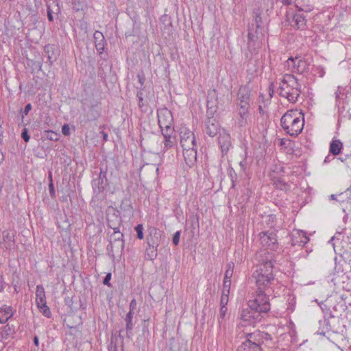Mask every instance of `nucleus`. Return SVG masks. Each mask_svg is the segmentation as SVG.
<instances>
[{
	"instance_id": "nucleus-1",
	"label": "nucleus",
	"mask_w": 351,
	"mask_h": 351,
	"mask_svg": "<svg viewBox=\"0 0 351 351\" xmlns=\"http://www.w3.org/2000/svg\"><path fill=\"white\" fill-rule=\"evenodd\" d=\"M280 123L287 134L295 137L303 130L304 125V114L297 110H288L281 117Z\"/></svg>"
},
{
	"instance_id": "nucleus-2",
	"label": "nucleus",
	"mask_w": 351,
	"mask_h": 351,
	"mask_svg": "<svg viewBox=\"0 0 351 351\" xmlns=\"http://www.w3.org/2000/svg\"><path fill=\"white\" fill-rule=\"evenodd\" d=\"M279 88V95L281 97H285L291 103L297 102L301 93V85L294 75L291 74L284 75Z\"/></svg>"
},
{
	"instance_id": "nucleus-3",
	"label": "nucleus",
	"mask_w": 351,
	"mask_h": 351,
	"mask_svg": "<svg viewBox=\"0 0 351 351\" xmlns=\"http://www.w3.org/2000/svg\"><path fill=\"white\" fill-rule=\"evenodd\" d=\"M247 33V45L248 47H252L259 40L261 41L265 36L267 30L263 25L262 18L259 10L254 12L253 21L248 26Z\"/></svg>"
},
{
	"instance_id": "nucleus-4",
	"label": "nucleus",
	"mask_w": 351,
	"mask_h": 351,
	"mask_svg": "<svg viewBox=\"0 0 351 351\" xmlns=\"http://www.w3.org/2000/svg\"><path fill=\"white\" fill-rule=\"evenodd\" d=\"M248 306L263 317L270 310L269 297L263 291H259L254 299L249 300Z\"/></svg>"
},
{
	"instance_id": "nucleus-5",
	"label": "nucleus",
	"mask_w": 351,
	"mask_h": 351,
	"mask_svg": "<svg viewBox=\"0 0 351 351\" xmlns=\"http://www.w3.org/2000/svg\"><path fill=\"white\" fill-rule=\"evenodd\" d=\"M253 277L256 280V283L259 291H263L268 288L272 281L274 280L273 270L267 269H257L253 273Z\"/></svg>"
},
{
	"instance_id": "nucleus-6",
	"label": "nucleus",
	"mask_w": 351,
	"mask_h": 351,
	"mask_svg": "<svg viewBox=\"0 0 351 351\" xmlns=\"http://www.w3.org/2000/svg\"><path fill=\"white\" fill-rule=\"evenodd\" d=\"M263 344L260 331L249 333L247 339L237 348V351H262Z\"/></svg>"
},
{
	"instance_id": "nucleus-7",
	"label": "nucleus",
	"mask_w": 351,
	"mask_h": 351,
	"mask_svg": "<svg viewBox=\"0 0 351 351\" xmlns=\"http://www.w3.org/2000/svg\"><path fill=\"white\" fill-rule=\"evenodd\" d=\"M256 260L258 262V269L273 270L274 263H276V256L274 252L261 250L256 253Z\"/></svg>"
},
{
	"instance_id": "nucleus-8",
	"label": "nucleus",
	"mask_w": 351,
	"mask_h": 351,
	"mask_svg": "<svg viewBox=\"0 0 351 351\" xmlns=\"http://www.w3.org/2000/svg\"><path fill=\"white\" fill-rule=\"evenodd\" d=\"M204 131L210 137H214L217 134H219L222 129L217 119L214 117L213 114L209 110L206 112V119L204 121Z\"/></svg>"
},
{
	"instance_id": "nucleus-9",
	"label": "nucleus",
	"mask_w": 351,
	"mask_h": 351,
	"mask_svg": "<svg viewBox=\"0 0 351 351\" xmlns=\"http://www.w3.org/2000/svg\"><path fill=\"white\" fill-rule=\"evenodd\" d=\"M287 66L293 73L303 74L308 72L309 64L304 58L295 57V58H289L287 61Z\"/></svg>"
},
{
	"instance_id": "nucleus-10",
	"label": "nucleus",
	"mask_w": 351,
	"mask_h": 351,
	"mask_svg": "<svg viewBox=\"0 0 351 351\" xmlns=\"http://www.w3.org/2000/svg\"><path fill=\"white\" fill-rule=\"evenodd\" d=\"M158 121L161 132L174 130L173 128V116L167 109L162 110L158 113Z\"/></svg>"
},
{
	"instance_id": "nucleus-11",
	"label": "nucleus",
	"mask_w": 351,
	"mask_h": 351,
	"mask_svg": "<svg viewBox=\"0 0 351 351\" xmlns=\"http://www.w3.org/2000/svg\"><path fill=\"white\" fill-rule=\"evenodd\" d=\"M180 143L183 148H190L191 146H196L195 138L193 132L188 128L182 126L180 128Z\"/></svg>"
},
{
	"instance_id": "nucleus-12",
	"label": "nucleus",
	"mask_w": 351,
	"mask_h": 351,
	"mask_svg": "<svg viewBox=\"0 0 351 351\" xmlns=\"http://www.w3.org/2000/svg\"><path fill=\"white\" fill-rule=\"evenodd\" d=\"M260 243L262 247L276 250L278 247L277 237L273 232H261L258 234Z\"/></svg>"
},
{
	"instance_id": "nucleus-13",
	"label": "nucleus",
	"mask_w": 351,
	"mask_h": 351,
	"mask_svg": "<svg viewBox=\"0 0 351 351\" xmlns=\"http://www.w3.org/2000/svg\"><path fill=\"white\" fill-rule=\"evenodd\" d=\"M251 89L248 85H243L239 88L237 98V106L240 108H250V106Z\"/></svg>"
},
{
	"instance_id": "nucleus-14",
	"label": "nucleus",
	"mask_w": 351,
	"mask_h": 351,
	"mask_svg": "<svg viewBox=\"0 0 351 351\" xmlns=\"http://www.w3.org/2000/svg\"><path fill=\"white\" fill-rule=\"evenodd\" d=\"M106 218L108 226L112 229L117 230L120 229V226L122 223V219L119 213L114 208H109L106 211Z\"/></svg>"
},
{
	"instance_id": "nucleus-15",
	"label": "nucleus",
	"mask_w": 351,
	"mask_h": 351,
	"mask_svg": "<svg viewBox=\"0 0 351 351\" xmlns=\"http://www.w3.org/2000/svg\"><path fill=\"white\" fill-rule=\"evenodd\" d=\"M106 173V169L104 170L101 168L98 178L94 179L92 182L93 191L97 195L102 192L107 185Z\"/></svg>"
},
{
	"instance_id": "nucleus-16",
	"label": "nucleus",
	"mask_w": 351,
	"mask_h": 351,
	"mask_svg": "<svg viewBox=\"0 0 351 351\" xmlns=\"http://www.w3.org/2000/svg\"><path fill=\"white\" fill-rule=\"evenodd\" d=\"M250 108L237 107L236 124L239 128L248 125L250 121Z\"/></svg>"
},
{
	"instance_id": "nucleus-17",
	"label": "nucleus",
	"mask_w": 351,
	"mask_h": 351,
	"mask_svg": "<svg viewBox=\"0 0 351 351\" xmlns=\"http://www.w3.org/2000/svg\"><path fill=\"white\" fill-rule=\"evenodd\" d=\"M15 247L14 234L8 230L2 233V241L0 242V248L3 250L11 251Z\"/></svg>"
},
{
	"instance_id": "nucleus-18",
	"label": "nucleus",
	"mask_w": 351,
	"mask_h": 351,
	"mask_svg": "<svg viewBox=\"0 0 351 351\" xmlns=\"http://www.w3.org/2000/svg\"><path fill=\"white\" fill-rule=\"evenodd\" d=\"M219 135L218 143L221 148L222 155H225L232 147L231 137L230 134L224 129H222Z\"/></svg>"
},
{
	"instance_id": "nucleus-19",
	"label": "nucleus",
	"mask_w": 351,
	"mask_h": 351,
	"mask_svg": "<svg viewBox=\"0 0 351 351\" xmlns=\"http://www.w3.org/2000/svg\"><path fill=\"white\" fill-rule=\"evenodd\" d=\"M147 243L148 247L145 251V258L147 260H154L157 256V247L159 245L158 239H156L152 237L147 238Z\"/></svg>"
},
{
	"instance_id": "nucleus-20",
	"label": "nucleus",
	"mask_w": 351,
	"mask_h": 351,
	"mask_svg": "<svg viewBox=\"0 0 351 351\" xmlns=\"http://www.w3.org/2000/svg\"><path fill=\"white\" fill-rule=\"evenodd\" d=\"M197 145L191 146L190 148H183L182 154L186 165L189 167L195 165L197 161Z\"/></svg>"
},
{
	"instance_id": "nucleus-21",
	"label": "nucleus",
	"mask_w": 351,
	"mask_h": 351,
	"mask_svg": "<svg viewBox=\"0 0 351 351\" xmlns=\"http://www.w3.org/2000/svg\"><path fill=\"white\" fill-rule=\"evenodd\" d=\"M161 132L164 137V152L167 151L177 145L176 132L175 130L171 132L163 131Z\"/></svg>"
},
{
	"instance_id": "nucleus-22",
	"label": "nucleus",
	"mask_w": 351,
	"mask_h": 351,
	"mask_svg": "<svg viewBox=\"0 0 351 351\" xmlns=\"http://www.w3.org/2000/svg\"><path fill=\"white\" fill-rule=\"evenodd\" d=\"M261 318L262 317L258 313L250 307L249 309L243 310L241 314V319L249 324L260 321Z\"/></svg>"
},
{
	"instance_id": "nucleus-23",
	"label": "nucleus",
	"mask_w": 351,
	"mask_h": 351,
	"mask_svg": "<svg viewBox=\"0 0 351 351\" xmlns=\"http://www.w3.org/2000/svg\"><path fill=\"white\" fill-rule=\"evenodd\" d=\"M124 245V241H118L117 242L110 241V243L107 245L106 248L108 255L114 258L116 254H122Z\"/></svg>"
},
{
	"instance_id": "nucleus-24",
	"label": "nucleus",
	"mask_w": 351,
	"mask_h": 351,
	"mask_svg": "<svg viewBox=\"0 0 351 351\" xmlns=\"http://www.w3.org/2000/svg\"><path fill=\"white\" fill-rule=\"evenodd\" d=\"M60 11L57 0H49L47 3V12L48 20L53 21V14H58Z\"/></svg>"
},
{
	"instance_id": "nucleus-25",
	"label": "nucleus",
	"mask_w": 351,
	"mask_h": 351,
	"mask_svg": "<svg viewBox=\"0 0 351 351\" xmlns=\"http://www.w3.org/2000/svg\"><path fill=\"white\" fill-rule=\"evenodd\" d=\"M94 40H95V46L97 51L101 54L102 53L105 45L106 44V41L105 40L104 36L99 31H96L93 35Z\"/></svg>"
},
{
	"instance_id": "nucleus-26",
	"label": "nucleus",
	"mask_w": 351,
	"mask_h": 351,
	"mask_svg": "<svg viewBox=\"0 0 351 351\" xmlns=\"http://www.w3.org/2000/svg\"><path fill=\"white\" fill-rule=\"evenodd\" d=\"M293 19L294 21V25L297 27L298 29H304L306 28V16L303 12H300L298 10V12L294 14Z\"/></svg>"
},
{
	"instance_id": "nucleus-27",
	"label": "nucleus",
	"mask_w": 351,
	"mask_h": 351,
	"mask_svg": "<svg viewBox=\"0 0 351 351\" xmlns=\"http://www.w3.org/2000/svg\"><path fill=\"white\" fill-rule=\"evenodd\" d=\"M12 316L13 311L10 306H4L0 308V324L5 323Z\"/></svg>"
},
{
	"instance_id": "nucleus-28",
	"label": "nucleus",
	"mask_w": 351,
	"mask_h": 351,
	"mask_svg": "<svg viewBox=\"0 0 351 351\" xmlns=\"http://www.w3.org/2000/svg\"><path fill=\"white\" fill-rule=\"evenodd\" d=\"M343 148V143L339 139H333L330 143L329 153L337 156L341 153Z\"/></svg>"
},
{
	"instance_id": "nucleus-29",
	"label": "nucleus",
	"mask_w": 351,
	"mask_h": 351,
	"mask_svg": "<svg viewBox=\"0 0 351 351\" xmlns=\"http://www.w3.org/2000/svg\"><path fill=\"white\" fill-rule=\"evenodd\" d=\"M100 117V112L98 110L96 109L95 106H91L88 109L84 122H90L97 120Z\"/></svg>"
},
{
	"instance_id": "nucleus-30",
	"label": "nucleus",
	"mask_w": 351,
	"mask_h": 351,
	"mask_svg": "<svg viewBox=\"0 0 351 351\" xmlns=\"http://www.w3.org/2000/svg\"><path fill=\"white\" fill-rule=\"evenodd\" d=\"M134 312H128L125 316V321L126 323V335L128 338H131L133 335L132 330L134 324L132 323Z\"/></svg>"
},
{
	"instance_id": "nucleus-31",
	"label": "nucleus",
	"mask_w": 351,
	"mask_h": 351,
	"mask_svg": "<svg viewBox=\"0 0 351 351\" xmlns=\"http://www.w3.org/2000/svg\"><path fill=\"white\" fill-rule=\"evenodd\" d=\"M296 7L300 12H310L314 9V5L310 0H300L298 2Z\"/></svg>"
},
{
	"instance_id": "nucleus-32",
	"label": "nucleus",
	"mask_w": 351,
	"mask_h": 351,
	"mask_svg": "<svg viewBox=\"0 0 351 351\" xmlns=\"http://www.w3.org/2000/svg\"><path fill=\"white\" fill-rule=\"evenodd\" d=\"M15 329L13 326L9 324L5 325L0 328V342L4 339H7L9 337L14 333Z\"/></svg>"
},
{
	"instance_id": "nucleus-33",
	"label": "nucleus",
	"mask_w": 351,
	"mask_h": 351,
	"mask_svg": "<svg viewBox=\"0 0 351 351\" xmlns=\"http://www.w3.org/2000/svg\"><path fill=\"white\" fill-rule=\"evenodd\" d=\"M43 302H46L45 289L43 285H38L36 286V303L37 305Z\"/></svg>"
},
{
	"instance_id": "nucleus-34",
	"label": "nucleus",
	"mask_w": 351,
	"mask_h": 351,
	"mask_svg": "<svg viewBox=\"0 0 351 351\" xmlns=\"http://www.w3.org/2000/svg\"><path fill=\"white\" fill-rule=\"evenodd\" d=\"M335 104L336 106L339 107L341 100H343L344 97H347V94L346 92V88L341 86H339L337 87V90L335 93Z\"/></svg>"
},
{
	"instance_id": "nucleus-35",
	"label": "nucleus",
	"mask_w": 351,
	"mask_h": 351,
	"mask_svg": "<svg viewBox=\"0 0 351 351\" xmlns=\"http://www.w3.org/2000/svg\"><path fill=\"white\" fill-rule=\"evenodd\" d=\"M54 49L53 45H48L45 47V52L47 54L48 60L50 62V64H52V63L56 60V56L53 53Z\"/></svg>"
},
{
	"instance_id": "nucleus-36",
	"label": "nucleus",
	"mask_w": 351,
	"mask_h": 351,
	"mask_svg": "<svg viewBox=\"0 0 351 351\" xmlns=\"http://www.w3.org/2000/svg\"><path fill=\"white\" fill-rule=\"evenodd\" d=\"M37 307L39 308V311L42 314L47 318L51 317V312L50 308L47 306V302H43V304H37Z\"/></svg>"
},
{
	"instance_id": "nucleus-37",
	"label": "nucleus",
	"mask_w": 351,
	"mask_h": 351,
	"mask_svg": "<svg viewBox=\"0 0 351 351\" xmlns=\"http://www.w3.org/2000/svg\"><path fill=\"white\" fill-rule=\"evenodd\" d=\"M234 264L232 262H230L227 265V269L225 272L223 280L231 281V278L232 277L234 272Z\"/></svg>"
},
{
	"instance_id": "nucleus-38",
	"label": "nucleus",
	"mask_w": 351,
	"mask_h": 351,
	"mask_svg": "<svg viewBox=\"0 0 351 351\" xmlns=\"http://www.w3.org/2000/svg\"><path fill=\"white\" fill-rule=\"evenodd\" d=\"M110 241H112L113 242H117L118 241H124L123 240V234L120 232V229L113 230V233L110 237Z\"/></svg>"
},
{
	"instance_id": "nucleus-39",
	"label": "nucleus",
	"mask_w": 351,
	"mask_h": 351,
	"mask_svg": "<svg viewBox=\"0 0 351 351\" xmlns=\"http://www.w3.org/2000/svg\"><path fill=\"white\" fill-rule=\"evenodd\" d=\"M227 310L228 308L220 307L219 315L218 316V323L219 328H221L223 326V322L226 319Z\"/></svg>"
},
{
	"instance_id": "nucleus-40",
	"label": "nucleus",
	"mask_w": 351,
	"mask_h": 351,
	"mask_svg": "<svg viewBox=\"0 0 351 351\" xmlns=\"http://www.w3.org/2000/svg\"><path fill=\"white\" fill-rule=\"evenodd\" d=\"M274 184L277 189L285 190L287 188V184L281 178H278L274 181Z\"/></svg>"
},
{
	"instance_id": "nucleus-41",
	"label": "nucleus",
	"mask_w": 351,
	"mask_h": 351,
	"mask_svg": "<svg viewBox=\"0 0 351 351\" xmlns=\"http://www.w3.org/2000/svg\"><path fill=\"white\" fill-rule=\"evenodd\" d=\"M147 101L143 97L138 99V106L142 112H145L147 111Z\"/></svg>"
},
{
	"instance_id": "nucleus-42",
	"label": "nucleus",
	"mask_w": 351,
	"mask_h": 351,
	"mask_svg": "<svg viewBox=\"0 0 351 351\" xmlns=\"http://www.w3.org/2000/svg\"><path fill=\"white\" fill-rule=\"evenodd\" d=\"M231 281L223 280L222 293L223 295H229L230 290Z\"/></svg>"
},
{
	"instance_id": "nucleus-43",
	"label": "nucleus",
	"mask_w": 351,
	"mask_h": 351,
	"mask_svg": "<svg viewBox=\"0 0 351 351\" xmlns=\"http://www.w3.org/2000/svg\"><path fill=\"white\" fill-rule=\"evenodd\" d=\"M46 132H47V135H46L47 138H48L51 141H56L58 140L59 134L58 133L54 132L51 130L46 131Z\"/></svg>"
},
{
	"instance_id": "nucleus-44",
	"label": "nucleus",
	"mask_w": 351,
	"mask_h": 351,
	"mask_svg": "<svg viewBox=\"0 0 351 351\" xmlns=\"http://www.w3.org/2000/svg\"><path fill=\"white\" fill-rule=\"evenodd\" d=\"M135 230L137 233V238L139 239H143L144 234H143V226L142 224H138L135 227Z\"/></svg>"
},
{
	"instance_id": "nucleus-45",
	"label": "nucleus",
	"mask_w": 351,
	"mask_h": 351,
	"mask_svg": "<svg viewBox=\"0 0 351 351\" xmlns=\"http://www.w3.org/2000/svg\"><path fill=\"white\" fill-rule=\"evenodd\" d=\"M228 174H229V176H230L231 182H232V187L234 188L235 186V182L237 178V173L233 170V169H231L229 170Z\"/></svg>"
},
{
	"instance_id": "nucleus-46",
	"label": "nucleus",
	"mask_w": 351,
	"mask_h": 351,
	"mask_svg": "<svg viewBox=\"0 0 351 351\" xmlns=\"http://www.w3.org/2000/svg\"><path fill=\"white\" fill-rule=\"evenodd\" d=\"M32 109V106L31 104H27L25 108L21 109V119L23 120L24 117L27 115L29 112Z\"/></svg>"
},
{
	"instance_id": "nucleus-47",
	"label": "nucleus",
	"mask_w": 351,
	"mask_h": 351,
	"mask_svg": "<svg viewBox=\"0 0 351 351\" xmlns=\"http://www.w3.org/2000/svg\"><path fill=\"white\" fill-rule=\"evenodd\" d=\"M229 295H223L221 294V300H220V307L227 308V304L228 302Z\"/></svg>"
},
{
	"instance_id": "nucleus-48",
	"label": "nucleus",
	"mask_w": 351,
	"mask_h": 351,
	"mask_svg": "<svg viewBox=\"0 0 351 351\" xmlns=\"http://www.w3.org/2000/svg\"><path fill=\"white\" fill-rule=\"evenodd\" d=\"M343 195V193H341V194H339L338 195L332 194V195H330V199H332V200L337 201L339 202H344V199L342 197Z\"/></svg>"
},
{
	"instance_id": "nucleus-49",
	"label": "nucleus",
	"mask_w": 351,
	"mask_h": 351,
	"mask_svg": "<svg viewBox=\"0 0 351 351\" xmlns=\"http://www.w3.org/2000/svg\"><path fill=\"white\" fill-rule=\"evenodd\" d=\"M180 231H177L174 233L172 242L175 245H178L180 241Z\"/></svg>"
},
{
	"instance_id": "nucleus-50",
	"label": "nucleus",
	"mask_w": 351,
	"mask_h": 351,
	"mask_svg": "<svg viewBox=\"0 0 351 351\" xmlns=\"http://www.w3.org/2000/svg\"><path fill=\"white\" fill-rule=\"evenodd\" d=\"M21 137L26 143H27L29 141L30 137L28 134V130L27 128H24L23 130L21 133Z\"/></svg>"
},
{
	"instance_id": "nucleus-51",
	"label": "nucleus",
	"mask_w": 351,
	"mask_h": 351,
	"mask_svg": "<svg viewBox=\"0 0 351 351\" xmlns=\"http://www.w3.org/2000/svg\"><path fill=\"white\" fill-rule=\"evenodd\" d=\"M290 144H291V141L290 140H289V139L281 138L280 140L279 145L280 147H287Z\"/></svg>"
},
{
	"instance_id": "nucleus-52",
	"label": "nucleus",
	"mask_w": 351,
	"mask_h": 351,
	"mask_svg": "<svg viewBox=\"0 0 351 351\" xmlns=\"http://www.w3.org/2000/svg\"><path fill=\"white\" fill-rule=\"evenodd\" d=\"M260 335L261 337V340L263 341V343H264L265 340H271V336L264 332H260Z\"/></svg>"
},
{
	"instance_id": "nucleus-53",
	"label": "nucleus",
	"mask_w": 351,
	"mask_h": 351,
	"mask_svg": "<svg viewBox=\"0 0 351 351\" xmlns=\"http://www.w3.org/2000/svg\"><path fill=\"white\" fill-rule=\"evenodd\" d=\"M49 194H50L51 197H56V191H55L53 183L51 182H49Z\"/></svg>"
},
{
	"instance_id": "nucleus-54",
	"label": "nucleus",
	"mask_w": 351,
	"mask_h": 351,
	"mask_svg": "<svg viewBox=\"0 0 351 351\" xmlns=\"http://www.w3.org/2000/svg\"><path fill=\"white\" fill-rule=\"evenodd\" d=\"M108 351H118V347L117 346V343H114L113 341H111L110 344L108 346Z\"/></svg>"
},
{
	"instance_id": "nucleus-55",
	"label": "nucleus",
	"mask_w": 351,
	"mask_h": 351,
	"mask_svg": "<svg viewBox=\"0 0 351 351\" xmlns=\"http://www.w3.org/2000/svg\"><path fill=\"white\" fill-rule=\"evenodd\" d=\"M239 165H240L241 169L243 171H245L247 167L246 155L245 156L244 158L239 162Z\"/></svg>"
},
{
	"instance_id": "nucleus-56",
	"label": "nucleus",
	"mask_w": 351,
	"mask_h": 351,
	"mask_svg": "<svg viewBox=\"0 0 351 351\" xmlns=\"http://www.w3.org/2000/svg\"><path fill=\"white\" fill-rule=\"evenodd\" d=\"M111 276H112V275H111L110 273L107 274V275L105 276V278H104V279L103 280L104 285H107L108 287H111V285L110 283V280L111 279Z\"/></svg>"
},
{
	"instance_id": "nucleus-57",
	"label": "nucleus",
	"mask_w": 351,
	"mask_h": 351,
	"mask_svg": "<svg viewBox=\"0 0 351 351\" xmlns=\"http://www.w3.org/2000/svg\"><path fill=\"white\" fill-rule=\"evenodd\" d=\"M62 132L65 136H69L70 134V128L67 124H64L62 127Z\"/></svg>"
},
{
	"instance_id": "nucleus-58",
	"label": "nucleus",
	"mask_w": 351,
	"mask_h": 351,
	"mask_svg": "<svg viewBox=\"0 0 351 351\" xmlns=\"http://www.w3.org/2000/svg\"><path fill=\"white\" fill-rule=\"evenodd\" d=\"M5 285H6V283L4 280V277L1 274H0V293L3 291V289H5Z\"/></svg>"
},
{
	"instance_id": "nucleus-59",
	"label": "nucleus",
	"mask_w": 351,
	"mask_h": 351,
	"mask_svg": "<svg viewBox=\"0 0 351 351\" xmlns=\"http://www.w3.org/2000/svg\"><path fill=\"white\" fill-rule=\"evenodd\" d=\"M137 303L135 299L131 300L130 303V311L134 312V311L136 308Z\"/></svg>"
},
{
	"instance_id": "nucleus-60",
	"label": "nucleus",
	"mask_w": 351,
	"mask_h": 351,
	"mask_svg": "<svg viewBox=\"0 0 351 351\" xmlns=\"http://www.w3.org/2000/svg\"><path fill=\"white\" fill-rule=\"evenodd\" d=\"M334 159H335V158L332 156H330V154H328V156H326L325 157V159L324 160V164L329 163L331 160H332Z\"/></svg>"
},
{
	"instance_id": "nucleus-61",
	"label": "nucleus",
	"mask_w": 351,
	"mask_h": 351,
	"mask_svg": "<svg viewBox=\"0 0 351 351\" xmlns=\"http://www.w3.org/2000/svg\"><path fill=\"white\" fill-rule=\"evenodd\" d=\"M98 72H99V75L101 77V80H103L104 81H106V75L104 73V69L99 68Z\"/></svg>"
},
{
	"instance_id": "nucleus-62",
	"label": "nucleus",
	"mask_w": 351,
	"mask_h": 351,
	"mask_svg": "<svg viewBox=\"0 0 351 351\" xmlns=\"http://www.w3.org/2000/svg\"><path fill=\"white\" fill-rule=\"evenodd\" d=\"M137 77L138 79V82L141 84V88H142L144 84L145 78L139 74L137 75Z\"/></svg>"
},
{
	"instance_id": "nucleus-63",
	"label": "nucleus",
	"mask_w": 351,
	"mask_h": 351,
	"mask_svg": "<svg viewBox=\"0 0 351 351\" xmlns=\"http://www.w3.org/2000/svg\"><path fill=\"white\" fill-rule=\"evenodd\" d=\"M269 92L270 97H272L273 94H274V83L273 82H271L269 85Z\"/></svg>"
},
{
	"instance_id": "nucleus-64",
	"label": "nucleus",
	"mask_w": 351,
	"mask_h": 351,
	"mask_svg": "<svg viewBox=\"0 0 351 351\" xmlns=\"http://www.w3.org/2000/svg\"><path fill=\"white\" fill-rule=\"evenodd\" d=\"M136 97L138 99L143 97V88H140V90H138Z\"/></svg>"
}]
</instances>
